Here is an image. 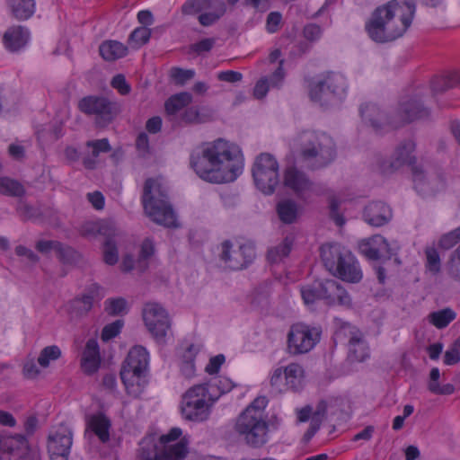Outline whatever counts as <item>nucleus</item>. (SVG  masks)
<instances>
[{
  "mask_svg": "<svg viewBox=\"0 0 460 460\" xmlns=\"http://www.w3.org/2000/svg\"><path fill=\"white\" fill-rule=\"evenodd\" d=\"M190 165L200 179L220 184L232 182L242 173L243 157L238 146L218 138L193 149Z\"/></svg>",
  "mask_w": 460,
  "mask_h": 460,
  "instance_id": "obj_1",
  "label": "nucleus"
},
{
  "mask_svg": "<svg viewBox=\"0 0 460 460\" xmlns=\"http://www.w3.org/2000/svg\"><path fill=\"white\" fill-rule=\"evenodd\" d=\"M415 11L414 0H392L377 7L366 23L368 36L378 43L397 40L411 26Z\"/></svg>",
  "mask_w": 460,
  "mask_h": 460,
  "instance_id": "obj_2",
  "label": "nucleus"
},
{
  "mask_svg": "<svg viewBox=\"0 0 460 460\" xmlns=\"http://www.w3.org/2000/svg\"><path fill=\"white\" fill-rule=\"evenodd\" d=\"M294 145L300 156L311 170H319L328 166L336 156L332 138L323 132L305 129L298 133Z\"/></svg>",
  "mask_w": 460,
  "mask_h": 460,
  "instance_id": "obj_3",
  "label": "nucleus"
},
{
  "mask_svg": "<svg viewBox=\"0 0 460 460\" xmlns=\"http://www.w3.org/2000/svg\"><path fill=\"white\" fill-rule=\"evenodd\" d=\"M360 114L363 119L376 130L379 131L385 126L398 128L416 119L428 118L429 110L423 106L416 96L400 103L397 117L389 119L376 104H365L360 107Z\"/></svg>",
  "mask_w": 460,
  "mask_h": 460,
  "instance_id": "obj_4",
  "label": "nucleus"
},
{
  "mask_svg": "<svg viewBox=\"0 0 460 460\" xmlns=\"http://www.w3.org/2000/svg\"><path fill=\"white\" fill-rule=\"evenodd\" d=\"M141 199L145 213L153 222L165 227L177 226L167 190L160 181L153 178L146 180Z\"/></svg>",
  "mask_w": 460,
  "mask_h": 460,
  "instance_id": "obj_5",
  "label": "nucleus"
},
{
  "mask_svg": "<svg viewBox=\"0 0 460 460\" xmlns=\"http://www.w3.org/2000/svg\"><path fill=\"white\" fill-rule=\"evenodd\" d=\"M216 398L205 384L193 385L182 395L181 412L185 420L200 422L208 419Z\"/></svg>",
  "mask_w": 460,
  "mask_h": 460,
  "instance_id": "obj_6",
  "label": "nucleus"
},
{
  "mask_svg": "<svg viewBox=\"0 0 460 460\" xmlns=\"http://www.w3.org/2000/svg\"><path fill=\"white\" fill-rule=\"evenodd\" d=\"M268 423L264 415L246 408L236 419L235 432L252 447H261L268 440Z\"/></svg>",
  "mask_w": 460,
  "mask_h": 460,
  "instance_id": "obj_7",
  "label": "nucleus"
},
{
  "mask_svg": "<svg viewBox=\"0 0 460 460\" xmlns=\"http://www.w3.org/2000/svg\"><path fill=\"white\" fill-rule=\"evenodd\" d=\"M252 172L256 187L262 193L270 195L274 192L279 177V164L273 155L263 153L257 156Z\"/></svg>",
  "mask_w": 460,
  "mask_h": 460,
  "instance_id": "obj_8",
  "label": "nucleus"
},
{
  "mask_svg": "<svg viewBox=\"0 0 460 460\" xmlns=\"http://www.w3.org/2000/svg\"><path fill=\"white\" fill-rule=\"evenodd\" d=\"M346 90L345 77L340 73L330 72L323 80L311 85L309 94L312 101L328 105L333 98H342Z\"/></svg>",
  "mask_w": 460,
  "mask_h": 460,
  "instance_id": "obj_9",
  "label": "nucleus"
},
{
  "mask_svg": "<svg viewBox=\"0 0 460 460\" xmlns=\"http://www.w3.org/2000/svg\"><path fill=\"white\" fill-rule=\"evenodd\" d=\"M322 328L298 323L293 324L288 334V348L294 355L305 354L320 341Z\"/></svg>",
  "mask_w": 460,
  "mask_h": 460,
  "instance_id": "obj_10",
  "label": "nucleus"
},
{
  "mask_svg": "<svg viewBox=\"0 0 460 460\" xmlns=\"http://www.w3.org/2000/svg\"><path fill=\"white\" fill-rule=\"evenodd\" d=\"M78 109L86 115L95 117L98 126L110 124L119 111V105L103 96L89 95L78 102Z\"/></svg>",
  "mask_w": 460,
  "mask_h": 460,
  "instance_id": "obj_11",
  "label": "nucleus"
},
{
  "mask_svg": "<svg viewBox=\"0 0 460 460\" xmlns=\"http://www.w3.org/2000/svg\"><path fill=\"white\" fill-rule=\"evenodd\" d=\"M219 258L228 269L241 270L247 268L255 260V246L252 243H244L234 249L233 243L226 240L221 243Z\"/></svg>",
  "mask_w": 460,
  "mask_h": 460,
  "instance_id": "obj_12",
  "label": "nucleus"
},
{
  "mask_svg": "<svg viewBox=\"0 0 460 460\" xmlns=\"http://www.w3.org/2000/svg\"><path fill=\"white\" fill-rule=\"evenodd\" d=\"M143 320L148 332L158 343H164L171 328V321L166 310L157 303H146L142 311Z\"/></svg>",
  "mask_w": 460,
  "mask_h": 460,
  "instance_id": "obj_13",
  "label": "nucleus"
},
{
  "mask_svg": "<svg viewBox=\"0 0 460 460\" xmlns=\"http://www.w3.org/2000/svg\"><path fill=\"white\" fill-rule=\"evenodd\" d=\"M72 444L73 434L69 427L58 425L49 435L48 451L51 460H68Z\"/></svg>",
  "mask_w": 460,
  "mask_h": 460,
  "instance_id": "obj_14",
  "label": "nucleus"
},
{
  "mask_svg": "<svg viewBox=\"0 0 460 460\" xmlns=\"http://www.w3.org/2000/svg\"><path fill=\"white\" fill-rule=\"evenodd\" d=\"M413 182L416 190L421 194L436 193L447 186L446 176L442 172L427 174L419 167L412 168Z\"/></svg>",
  "mask_w": 460,
  "mask_h": 460,
  "instance_id": "obj_15",
  "label": "nucleus"
},
{
  "mask_svg": "<svg viewBox=\"0 0 460 460\" xmlns=\"http://www.w3.org/2000/svg\"><path fill=\"white\" fill-rule=\"evenodd\" d=\"M284 184L303 200L307 199V195L313 190L314 185L306 173L296 166L286 168L284 172Z\"/></svg>",
  "mask_w": 460,
  "mask_h": 460,
  "instance_id": "obj_16",
  "label": "nucleus"
},
{
  "mask_svg": "<svg viewBox=\"0 0 460 460\" xmlns=\"http://www.w3.org/2000/svg\"><path fill=\"white\" fill-rule=\"evenodd\" d=\"M323 302L328 306L349 308L352 298L344 287L335 279H323Z\"/></svg>",
  "mask_w": 460,
  "mask_h": 460,
  "instance_id": "obj_17",
  "label": "nucleus"
},
{
  "mask_svg": "<svg viewBox=\"0 0 460 460\" xmlns=\"http://www.w3.org/2000/svg\"><path fill=\"white\" fill-rule=\"evenodd\" d=\"M332 274L350 283H358L362 279V271L358 262L349 250L343 255L342 261H340L337 269H334Z\"/></svg>",
  "mask_w": 460,
  "mask_h": 460,
  "instance_id": "obj_18",
  "label": "nucleus"
},
{
  "mask_svg": "<svg viewBox=\"0 0 460 460\" xmlns=\"http://www.w3.org/2000/svg\"><path fill=\"white\" fill-rule=\"evenodd\" d=\"M120 378L125 385L128 394L137 398L143 393L147 383L146 372L121 367Z\"/></svg>",
  "mask_w": 460,
  "mask_h": 460,
  "instance_id": "obj_19",
  "label": "nucleus"
},
{
  "mask_svg": "<svg viewBox=\"0 0 460 460\" xmlns=\"http://www.w3.org/2000/svg\"><path fill=\"white\" fill-rule=\"evenodd\" d=\"M392 218L391 208L384 202L369 203L364 209L365 221L373 226H382Z\"/></svg>",
  "mask_w": 460,
  "mask_h": 460,
  "instance_id": "obj_20",
  "label": "nucleus"
},
{
  "mask_svg": "<svg viewBox=\"0 0 460 460\" xmlns=\"http://www.w3.org/2000/svg\"><path fill=\"white\" fill-rule=\"evenodd\" d=\"M29 39L30 31L26 27L13 25L4 33L3 43L9 51L16 52L27 45Z\"/></svg>",
  "mask_w": 460,
  "mask_h": 460,
  "instance_id": "obj_21",
  "label": "nucleus"
},
{
  "mask_svg": "<svg viewBox=\"0 0 460 460\" xmlns=\"http://www.w3.org/2000/svg\"><path fill=\"white\" fill-rule=\"evenodd\" d=\"M321 258L324 267L329 272L337 269L349 249L340 243H325L321 246Z\"/></svg>",
  "mask_w": 460,
  "mask_h": 460,
  "instance_id": "obj_22",
  "label": "nucleus"
},
{
  "mask_svg": "<svg viewBox=\"0 0 460 460\" xmlns=\"http://www.w3.org/2000/svg\"><path fill=\"white\" fill-rule=\"evenodd\" d=\"M102 291V288L98 284H92L85 294L73 300L72 306L75 312L79 315L86 314L92 309L93 301L103 297Z\"/></svg>",
  "mask_w": 460,
  "mask_h": 460,
  "instance_id": "obj_23",
  "label": "nucleus"
},
{
  "mask_svg": "<svg viewBox=\"0 0 460 460\" xmlns=\"http://www.w3.org/2000/svg\"><path fill=\"white\" fill-rule=\"evenodd\" d=\"M100 363L101 357L98 342L94 339H90L87 341L83 352L81 367L84 373L91 375L98 370Z\"/></svg>",
  "mask_w": 460,
  "mask_h": 460,
  "instance_id": "obj_24",
  "label": "nucleus"
},
{
  "mask_svg": "<svg viewBox=\"0 0 460 460\" xmlns=\"http://www.w3.org/2000/svg\"><path fill=\"white\" fill-rule=\"evenodd\" d=\"M149 363V355L146 348L137 345L133 347L122 365V367L146 372Z\"/></svg>",
  "mask_w": 460,
  "mask_h": 460,
  "instance_id": "obj_25",
  "label": "nucleus"
},
{
  "mask_svg": "<svg viewBox=\"0 0 460 460\" xmlns=\"http://www.w3.org/2000/svg\"><path fill=\"white\" fill-rule=\"evenodd\" d=\"M124 232L118 226L115 227L114 234L105 235L102 253L103 261L108 265H115L119 261V251L117 242L124 237Z\"/></svg>",
  "mask_w": 460,
  "mask_h": 460,
  "instance_id": "obj_26",
  "label": "nucleus"
},
{
  "mask_svg": "<svg viewBox=\"0 0 460 460\" xmlns=\"http://www.w3.org/2000/svg\"><path fill=\"white\" fill-rule=\"evenodd\" d=\"M116 226V223L111 219L86 222L81 227V234L85 237H94L97 234L111 235L114 234Z\"/></svg>",
  "mask_w": 460,
  "mask_h": 460,
  "instance_id": "obj_27",
  "label": "nucleus"
},
{
  "mask_svg": "<svg viewBox=\"0 0 460 460\" xmlns=\"http://www.w3.org/2000/svg\"><path fill=\"white\" fill-rule=\"evenodd\" d=\"M415 143L412 140L409 139L402 142L394 153V161L391 165L394 168H398L404 164H414L416 161L415 155H413Z\"/></svg>",
  "mask_w": 460,
  "mask_h": 460,
  "instance_id": "obj_28",
  "label": "nucleus"
},
{
  "mask_svg": "<svg viewBox=\"0 0 460 460\" xmlns=\"http://www.w3.org/2000/svg\"><path fill=\"white\" fill-rule=\"evenodd\" d=\"M162 447L154 436L144 438L139 443L137 456L141 460H161Z\"/></svg>",
  "mask_w": 460,
  "mask_h": 460,
  "instance_id": "obj_29",
  "label": "nucleus"
},
{
  "mask_svg": "<svg viewBox=\"0 0 460 460\" xmlns=\"http://www.w3.org/2000/svg\"><path fill=\"white\" fill-rule=\"evenodd\" d=\"M0 450L9 454L14 452L27 453L29 451V442L26 436L22 434L2 437L0 438Z\"/></svg>",
  "mask_w": 460,
  "mask_h": 460,
  "instance_id": "obj_30",
  "label": "nucleus"
},
{
  "mask_svg": "<svg viewBox=\"0 0 460 460\" xmlns=\"http://www.w3.org/2000/svg\"><path fill=\"white\" fill-rule=\"evenodd\" d=\"M300 293L305 305L314 307L317 301H323V280H315L302 286Z\"/></svg>",
  "mask_w": 460,
  "mask_h": 460,
  "instance_id": "obj_31",
  "label": "nucleus"
},
{
  "mask_svg": "<svg viewBox=\"0 0 460 460\" xmlns=\"http://www.w3.org/2000/svg\"><path fill=\"white\" fill-rule=\"evenodd\" d=\"M161 447V460H184L189 453L188 441L184 438L172 445Z\"/></svg>",
  "mask_w": 460,
  "mask_h": 460,
  "instance_id": "obj_32",
  "label": "nucleus"
},
{
  "mask_svg": "<svg viewBox=\"0 0 460 460\" xmlns=\"http://www.w3.org/2000/svg\"><path fill=\"white\" fill-rule=\"evenodd\" d=\"M294 243V237L291 235L286 236L281 243L268 249L267 261L270 263H279L282 260L288 257L292 250Z\"/></svg>",
  "mask_w": 460,
  "mask_h": 460,
  "instance_id": "obj_33",
  "label": "nucleus"
},
{
  "mask_svg": "<svg viewBox=\"0 0 460 460\" xmlns=\"http://www.w3.org/2000/svg\"><path fill=\"white\" fill-rule=\"evenodd\" d=\"M87 426L102 442H107L110 439L109 429L111 428V421L104 414L92 415L87 421Z\"/></svg>",
  "mask_w": 460,
  "mask_h": 460,
  "instance_id": "obj_34",
  "label": "nucleus"
},
{
  "mask_svg": "<svg viewBox=\"0 0 460 460\" xmlns=\"http://www.w3.org/2000/svg\"><path fill=\"white\" fill-rule=\"evenodd\" d=\"M99 51L103 59L114 61L128 54V48L117 40H107L101 44Z\"/></svg>",
  "mask_w": 460,
  "mask_h": 460,
  "instance_id": "obj_35",
  "label": "nucleus"
},
{
  "mask_svg": "<svg viewBox=\"0 0 460 460\" xmlns=\"http://www.w3.org/2000/svg\"><path fill=\"white\" fill-rule=\"evenodd\" d=\"M226 7L223 1L215 0L208 11L199 15V22L205 27L216 23L226 13Z\"/></svg>",
  "mask_w": 460,
  "mask_h": 460,
  "instance_id": "obj_36",
  "label": "nucleus"
},
{
  "mask_svg": "<svg viewBox=\"0 0 460 460\" xmlns=\"http://www.w3.org/2000/svg\"><path fill=\"white\" fill-rule=\"evenodd\" d=\"M349 355L357 361H364L369 356L367 344L358 332L349 338Z\"/></svg>",
  "mask_w": 460,
  "mask_h": 460,
  "instance_id": "obj_37",
  "label": "nucleus"
},
{
  "mask_svg": "<svg viewBox=\"0 0 460 460\" xmlns=\"http://www.w3.org/2000/svg\"><path fill=\"white\" fill-rule=\"evenodd\" d=\"M9 5L13 16L19 21L28 20L35 12V0H11Z\"/></svg>",
  "mask_w": 460,
  "mask_h": 460,
  "instance_id": "obj_38",
  "label": "nucleus"
},
{
  "mask_svg": "<svg viewBox=\"0 0 460 460\" xmlns=\"http://www.w3.org/2000/svg\"><path fill=\"white\" fill-rule=\"evenodd\" d=\"M277 212L279 219L285 224H292L298 215L297 204L292 199H285L278 203Z\"/></svg>",
  "mask_w": 460,
  "mask_h": 460,
  "instance_id": "obj_39",
  "label": "nucleus"
},
{
  "mask_svg": "<svg viewBox=\"0 0 460 460\" xmlns=\"http://www.w3.org/2000/svg\"><path fill=\"white\" fill-rule=\"evenodd\" d=\"M456 317V314L451 308H444L432 312L429 314V322L438 329H444L453 322Z\"/></svg>",
  "mask_w": 460,
  "mask_h": 460,
  "instance_id": "obj_40",
  "label": "nucleus"
},
{
  "mask_svg": "<svg viewBox=\"0 0 460 460\" xmlns=\"http://www.w3.org/2000/svg\"><path fill=\"white\" fill-rule=\"evenodd\" d=\"M192 101V96L187 92H182L171 96L164 104L168 114L173 115L180 110L189 105Z\"/></svg>",
  "mask_w": 460,
  "mask_h": 460,
  "instance_id": "obj_41",
  "label": "nucleus"
},
{
  "mask_svg": "<svg viewBox=\"0 0 460 460\" xmlns=\"http://www.w3.org/2000/svg\"><path fill=\"white\" fill-rule=\"evenodd\" d=\"M286 374V382H288L290 390L296 391L301 386L304 369L297 363H291L283 368Z\"/></svg>",
  "mask_w": 460,
  "mask_h": 460,
  "instance_id": "obj_42",
  "label": "nucleus"
},
{
  "mask_svg": "<svg viewBox=\"0 0 460 460\" xmlns=\"http://www.w3.org/2000/svg\"><path fill=\"white\" fill-rule=\"evenodd\" d=\"M0 193L6 196L21 197L24 194V188L15 180L0 177Z\"/></svg>",
  "mask_w": 460,
  "mask_h": 460,
  "instance_id": "obj_43",
  "label": "nucleus"
},
{
  "mask_svg": "<svg viewBox=\"0 0 460 460\" xmlns=\"http://www.w3.org/2000/svg\"><path fill=\"white\" fill-rule=\"evenodd\" d=\"M215 0H187L181 6V13L184 15L201 14L209 9Z\"/></svg>",
  "mask_w": 460,
  "mask_h": 460,
  "instance_id": "obj_44",
  "label": "nucleus"
},
{
  "mask_svg": "<svg viewBox=\"0 0 460 460\" xmlns=\"http://www.w3.org/2000/svg\"><path fill=\"white\" fill-rule=\"evenodd\" d=\"M374 243L378 244V260H390L394 255H396L399 250V246L396 243H389L381 235H375Z\"/></svg>",
  "mask_w": 460,
  "mask_h": 460,
  "instance_id": "obj_45",
  "label": "nucleus"
},
{
  "mask_svg": "<svg viewBox=\"0 0 460 460\" xmlns=\"http://www.w3.org/2000/svg\"><path fill=\"white\" fill-rule=\"evenodd\" d=\"M206 385L209 388V393H212L214 394V398H216V400L221 394L231 391L234 386L233 382L226 376H219L214 378L211 383Z\"/></svg>",
  "mask_w": 460,
  "mask_h": 460,
  "instance_id": "obj_46",
  "label": "nucleus"
},
{
  "mask_svg": "<svg viewBox=\"0 0 460 460\" xmlns=\"http://www.w3.org/2000/svg\"><path fill=\"white\" fill-rule=\"evenodd\" d=\"M270 386L272 389V393L275 394H281L290 387L286 382V374L283 370V367H278L274 370L270 377Z\"/></svg>",
  "mask_w": 460,
  "mask_h": 460,
  "instance_id": "obj_47",
  "label": "nucleus"
},
{
  "mask_svg": "<svg viewBox=\"0 0 460 460\" xmlns=\"http://www.w3.org/2000/svg\"><path fill=\"white\" fill-rule=\"evenodd\" d=\"M154 242L149 238L145 239L140 247L137 268L141 271H144L147 268L146 261L154 254Z\"/></svg>",
  "mask_w": 460,
  "mask_h": 460,
  "instance_id": "obj_48",
  "label": "nucleus"
},
{
  "mask_svg": "<svg viewBox=\"0 0 460 460\" xmlns=\"http://www.w3.org/2000/svg\"><path fill=\"white\" fill-rule=\"evenodd\" d=\"M426 269L433 275H437L441 270V260L438 252L435 247H427L425 249Z\"/></svg>",
  "mask_w": 460,
  "mask_h": 460,
  "instance_id": "obj_49",
  "label": "nucleus"
},
{
  "mask_svg": "<svg viewBox=\"0 0 460 460\" xmlns=\"http://www.w3.org/2000/svg\"><path fill=\"white\" fill-rule=\"evenodd\" d=\"M455 74H451L447 76H438L433 78L431 81V90L433 93H442L448 89L456 87Z\"/></svg>",
  "mask_w": 460,
  "mask_h": 460,
  "instance_id": "obj_50",
  "label": "nucleus"
},
{
  "mask_svg": "<svg viewBox=\"0 0 460 460\" xmlns=\"http://www.w3.org/2000/svg\"><path fill=\"white\" fill-rule=\"evenodd\" d=\"M447 274L456 281H460V243L451 252L447 262Z\"/></svg>",
  "mask_w": 460,
  "mask_h": 460,
  "instance_id": "obj_51",
  "label": "nucleus"
},
{
  "mask_svg": "<svg viewBox=\"0 0 460 460\" xmlns=\"http://www.w3.org/2000/svg\"><path fill=\"white\" fill-rule=\"evenodd\" d=\"M199 351V348L196 345H190L186 351L184 352L182 358H183V364L181 367V371L187 375L190 376L193 374L195 370V365H194V359L198 352Z\"/></svg>",
  "mask_w": 460,
  "mask_h": 460,
  "instance_id": "obj_52",
  "label": "nucleus"
},
{
  "mask_svg": "<svg viewBox=\"0 0 460 460\" xmlns=\"http://www.w3.org/2000/svg\"><path fill=\"white\" fill-rule=\"evenodd\" d=\"M151 36V31L146 27H138L129 35L128 42L133 48H139L148 42Z\"/></svg>",
  "mask_w": 460,
  "mask_h": 460,
  "instance_id": "obj_53",
  "label": "nucleus"
},
{
  "mask_svg": "<svg viewBox=\"0 0 460 460\" xmlns=\"http://www.w3.org/2000/svg\"><path fill=\"white\" fill-rule=\"evenodd\" d=\"M61 356L60 349L56 346H48L45 347L41 351L38 358V363L42 367H47L49 365L50 360H56Z\"/></svg>",
  "mask_w": 460,
  "mask_h": 460,
  "instance_id": "obj_54",
  "label": "nucleus"
},
{
  "mask_svg": "<svg viewBox=\"0 0 460 460\" xmlns=\"http://www.w3.org/2000/svg\"><path fill=\"white\" fill-rule=\"evenodd\" d=\"M56 254L61 262L66 264L73 263L77 259V252L72 247L60 242H58V246H57Z\"/></svg>",
  "mask_w": 460,
  "mask_h": 460,
  "instance_id": "obj_55",
  "label": "nucleus"
},
{
  "mask_svg": "<svg viewBox=\"0 0 460 460\" xmlns=\"http://www.w3.org/2000/svg\"><path fill=\"white\" fill-rule=\"evenodd\" d=\"M16 210L19 217L23 221L36 220L41 217V212L39 208L25 202H20Z\"/></svg>",
  "mask_w": 460,
  "mask_h": 460,
  "instance_id": "obj_56",
  "label": "nucleus"
},
{
  "mask_svg": "<svg viewBox=\"0 0 460 460\" xmlns=\"http://www.w3.org/2000/svg\"><path fill=\"white\" fill-rule=\"evenodd\" d=\"M127 301L122 297L107 299L105 301V311L110 315H119L126 310Z\"/></svg>",
  "mask_w": 460,
  "mask_h": 460,
  "instance_id": "obj_57",
  "label": "nucleus"
},
{
  "mask_svg": "<svg viewBox=\"0 0 460 460\" xmlns=\"http://www.w3.org/2000/svg\"><path fill=\"white\" fill-rule=\"evenodd\" d=\"M171 76L177 84L183 85L187 81L195 76V71L193 69L172 67L171 69Z\"/></svg>",
  "mask_w": 460,
  "mask_h": 460,
  "instance_id": "obj_58",
  "label": "nucleus"
},
{
  "mask_svg": "<svg viewBox=\"0 0 460 460\" xmlns=\"http://www.w3.org/2000/svg\"><path fill=\"white\" fill-rule=\"evenodd\" d=\"M122 326L123 322L121 320H116L115 322L105 325L102 332V340L103 341H108L113 339L120 332Z\"/></svg>",
  "mask_w": 460,
  "mask_h": 460,
  "instance_id": "obj_59",
  "label": "nucleus"
},
{
  "mask_svg": "<svg viewBox=\"0 0 460 460\" xmlns=\"http://www.w3.org/2000/svg\"><path fill=\"white\" fill-rule=\"evenodd\" d=\"M360 252L367 259L378 260V244L374 243V236L367 241L363 242L359 246Z\"/></svg>",
  "mask_w": 460,
  "mask_h": 460,
  "instance_id": "obj_60",
  "label": "nucleus"
},
{
  "mask_svg": "<svg viewBox=\"0 0 460 460\" xmlns=\"http://www.w3.org/2000/svg\"><path fill=\"white\" fill-rule=\"evenodd\" d=\"M284 60L281 59L279 62V66L276 68V70L268 77L269 84L272 88H279L284 81L285 78V71H284Z\"/></svg>",
  "mask_w": 460,
  "mask_h": 460,
  "instance_id": "obj_61",
  "label": "nucleus"
},
{
  "mask_svg": "<svg viewBox=\"0 0 460 460\" xmlns=\"http://www.w3.org/2000/svg\"><path fill=\"white\" fill-rule=\"evenodd\" d=\"M86 146L93 148L92 155L94 158L98 157L100 153H107L111 149L107 138L88 141Z\"/></svg>",
  "mask_w": 460,
  "mask_h": 460,
  "instance_id": "obj_62",
  "label": "nucleus"
},
{
  "mask_svg": "<svg viewBox=\"0 0 460 460\" xmlns=\"http://www.w3.org/2000/svg\"><path fill=\"white\" fill-rule=\"evenodd\" d=\"M111 85L116 89L121 95H128L130 91L131 87L127 82L125 76L122 74L116 75L111 82Z\"/></svg>",
  "mask_w": 460,
  "mask_h": 460,
  "instance_id": "obj_63",
  "label": "nucleus"
},
{
  "mask_svg": "<svg viewBox=\"0 0 460 460\" xmlns=\"http://www.w3.org/2000/svg\"><path fill=\"white\" fill-rule=\"evenodd\" d=\"M282 21V15L279 12H271L267 16L266 28L270 33H274L279 31V25Z\"/></svg>",
  "mask_w": 460,
  "mask_h": 460,
  "instance_id": "obj_64",
  "label": "nucleus"
}]
</instances>
